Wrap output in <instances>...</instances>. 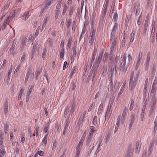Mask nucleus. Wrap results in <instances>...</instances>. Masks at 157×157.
<instances>
[{
	"label": "nucleus",
	"mask_w": 157,
	"mask_h": 157,
	"mask_svg": "<svg viewBox=\"0 0 157 157\" xmlns=\"http://www.w3.org/2000/svg\"><path fill=\"white\" fill-rule=\"evenodd\" d=\"M138 79V76H137L134 80L129 81V90L131 91H133L136 86V83Z\"/></svg>",
	"instance_id": "nucleus-1"
},
{
	"label": "nucleus",
	"mask_w": 157,
	"mask_h": 157,
	"mask_svg": "<svg viewBox=\"0 0 157 157\" xmlns=\"http://www.w3.org/2000/svg\"><path fill=\"white\" fill-rule=\"evenodd\" d=\"M155 143V140L152 139L151 141L147 151V156L150 157L151 155Z\"/></svg>",
	"instance_id": "nucleus-2"
},
{
	"label": "nucleus",
	"mask_w": 157,
	"mask_h": 157,
	"mask_svg": "<svg viewBox=\"0 0 157 157\" xmlns=\"http://www.w3.org/2000/svg\"><path fill=\"white\" fill-rule=\"evenodd\" d=\"M118 30V24L114 23V25L112 29L111 33V38H113L117 34V32Z\"/></svg>",
	"instance_id": "nucleus-3"
},
{
	"label": "nucleus",
	"mask_w": 157,
	"mask_h": 157,
	"mask_svg": "<svg viewBox=\"0 0 157 157\" xmlns=\"http://www.w3.org/2000/svg\"><path fill=\"white\" fill-rule=\"evenodd\" d=\"M18 15V14H17V13L15 12V10H13L11 12L9 16L5 21L9 23L10 22L12 21L16 15Z\"/></svg>",
	"instance_id": "nucleus-4"
},
{
	"label": "nucleus",
	"mask_w": 157,
	"mask_h": 157,
	"mask_svg": "<svg viewBox=\"0 0 157 157\" xmlns=\"http://www.w3.org/2000/svg\"><path fill=\"white\" fill-rule=\"evenodd\" d=\"M98 66L99 65H98L97 64H94L93 65V67L92 68V69H93V77L91 78V80L92 81L94 80L95 76L97 74L98 72Z\"/></svg>",
	"instance_id": "nucleus-5"
},
{
	"label": "nucleus",
	"mask_w": 157,
	"mask_h": 157,
	"mask_svg": "<svg viewBox=\"0 0 157 157\" xmlns=\"http://www.w3.org/2000/svg\"><path fill=\"white\" fill-rule=\"evenodd\" d=\"M98 66L99 65H98L97 64H94L93 65V67L92 68V69H93V77L91 78V80L92 81L94 80L95 76L97 74L98 72Z\"/></svg>",
	"instance_id": "nucleus-6"
},
{
	"label": "nucleus",
	"mask_w": 157,
	"mask_h": 157,
	"mask_svg": "<svg viewBox=\"0 0 157 157\" xmlns=\"http://www.w3.org/2000/svg\"><path fill=\"white\" fill-rule=\"evenodd\" d=\"M133 9L135 10H136V14H139L140 10V5L138 2H136L133 6Z\"/></svg>",
	"instance_id": "nucleus-7"
},
{
	"label": "nucleus",
	"mask_w": 157,
	"mask_h": 157,
	"mask_svg": "<svg viewBox=\"0 0 157 157\" xmlns=\"http://www.w3.org/2000/svg\"><path fill=\"white\" fill-rule=\"evenodd\" d=\"M95 31L93 30L92 32L90 33L89 36V42L90 43L91 45H93L95 41Z\"/></svg>",
	"instance_id": "nucleus-8"
},
{
	"label": "nucleus",
	"mask_w": 157,
	"mask_h": 157,
	"mask_svg": "<svg viewBox=\"0 0 157 157\" xmlns=\"http://www.w3.org/2000/svg\"><path fill=\"white\" fill-rule=\"evenodd\" d=\"M50 16L49 15H47L45 16L43 21L41 31L44 29L45 26L48 22Z\"/></svg>",
	"instance_id": "nucleus-9"
},
{
	"label": "nucleus",
	"mask_w": 157,
	"mask_h": 157,
	"mask_svg": "<svg viewBox=\"0 0 157 157\" xmlns=\"http://www.w3.org/2000/svg\"><path fill=\"white\" fill-rule=\"evenodd\" d=\"M141 141L139 140H138L136 141V147L135 148V150L136 151V153H139L140 151L141 145Z\"/></svg>",
	"instance_id": "nucleus-10"
},
{
	"label": "nucleus",
	"mask_w": 157,
	"mask_h": 157,
	"mask_svg": "<svg viewBox=\"0 0 157 157\" xmlns=\"http://www.w3.org/2000/svg\"><path fill=\"white\" fill-rule=\"evenodd\" d=\"M128 109H125L122 113V115L121 123L123 124L126 118V117L127 114Z\"/></svg>",
	"instance_id": "nucleus-11"
},
{
	"label": "nucleus",
	"mask_w": 157,
	"mask_h": 157,
	"mask_svg": "<svg viewBox=\"0 0 157 157\" xmlns=\"http://www.w3.org/2000/svg\"><path fill=\"white\" fill-rule=\"evenodd\" d=\"M103 53V51L101 52H100L98 57L96 58L94 63L95 64L99 65V64L101 60Z\"/></svg>",
	"instance_id": "nucleus-12"
},
{
	"label": "nucleus",
	"mask_w": 157,
	"mask_h": 157,
	"mask_svg": "<svg viewBox=\"0 0 157 157\" xmlns=\"http://www.w3.org/2000/svg\"><path fill=\"white\" fill-rule=\"evenodd\" d=\"M112 110L111 109H107L105 115V121H108L110 117Z\"/></svg>",
	"instance_id": "nucleus-13"
},
{
	"label": "nucleus",
	"mask_w": 157,
	"mask_h": 157,
	"mask_svg": "<svg viewBox=\"0 0 157 157\" xmlns=\"http://www.w3.org/2000/svg\"><path fill=\"white\" fill-rule=\"evenodd\" d=\"M30 15V14H29V12L28 11H26L21 14V19L23 20L27 19L29 17Z\"/></svg>",
	"instance_id": "nucleus-14"
},
{
	"label": "nucleus",
	"mask_w": 157,
	"mask_h": 157,
	"mask_svg": "<svg viewBox=\"0 0 157 157\" xmlns=\"http://www.w3.org/2000/svg\"><path fill=\"white\" fill-rule=\"evenodd\" d=\"M123 59H125V60L123 64V65H121V66H120V68H119V69L121 71H123L124 70L126 71L127 70V68L125 67V65H126V57L124 56L123 57V59H122L123 60Z\"/></svg>",
	"instance_id": "nucleus-15"
},
{
	"label": "nucleus",
	"mask_w": 157,
	"mask_h": 157,
	"mask_svg": "<svg viewBox=\"0 0 157 157\" xmlns=\"http://www.w3.org/2000/svg\"><path fill=\"white\" fill-rule=\"evenodd\" d=\"M11 1L10 0H8L6 3L5 4L4 6L2 8V10L3 11H7L8 8L10 6Z\"/></svg>",
	"instance_id": "nucleus-16"
},
{
	"label": "nucleus",
	"mask_w": 157,
	"mask_h": 157,
	"mask_svg": "<svg viewBox=\"0 0 157 157\" xmlns=\"http://www.w3.org/2000/svg\"><path fill=\"white\" fill-rule=\"evenodd\" d=\"M135 119L136 118L135 115L133 114L132 115L130 119V124H129V127L130 128L132 127L133 123H134L135 121Z\"/></svg>",
	"instance_id": "nucleus-17"
},
{
	"label": "nucleus",
	"mask_w": 157,
	"mask_h": 157,
	"mask_svg": "<svg viewBox=\"0 0 157 157\" xmlns=\"http://www.w3.org/2000/svg\"><path fill=\"white\" fill-rule=\"evenodd\" d=\"M108 6V3L107 0L106 1V3L105 5L104 6V8L103 9L102 11V15H105L107 12Z\"/></svg>",
	"instance_id": "nucleus-18"
},
{
	"label": "nucleus",
	"mask_w": 157,
	"mask_h": 157,
	"mask_svg": "<svg viewBox=\"0 0 157 157\" xmlns=\"http://www.w3.org/2000/svg\"><path fill=\"white\" fill-rule=\"evenodd\" d=\"M86 131L84 132V133L83 134L82 138H81V139L80 140L77 146L80 147V145H82V143H83V140L85 139L86 136Z\"/></svg>",
	"instance_id": "nucleus-19"
},
{
	"label": "nucleus",
	"mask_w": 157,
	"mask_h": 157,
	"mask_svg": "<svg viewBox=\"0 0 157 157\" xmlns=\"http://www.w3.org/2000/svg\"><path fill=\"white\" fill-rule=\"evenodd\" d=\"M105 15H102L100 20L99 23L101 26L103 25L105 22Z\"/></svg>",
	"instance_id": "nucleus-20"
},
{
	"label": "nucleus",
	"mask_w": 157,
	"mask_h": 157,
	"mask_svg": "<svg viewBox=\"0 0 157 157\" xmlns=\"http://www.w3.org/2000/svg\"><path fill=\"white\" fill-rule=\"evenodd\" d=\"M151 105L152 108H154L155 107L156 104V99L155 97H152L151 99Z\"/></svg>",
	"instance_id": "nucleus-21"
},
{
	"label": "nucleus",
	"mask_w": 157,
	"mask_h": 157,
	"mask_svg": "<svg viewBox=\"0 0 157 157\" xmlns=\"http://www.w3.org/2000/svg\"><path fill=\"white\" fill-rule=\"evenodd\" d=\"M44 3V8L45 9H47L48 8L49 6L51 5L52 3L49 0H46Z\"/></svg>",
	"instance_id": "nucleus-22"
},
{
	"label": "nucleus",
	"mask_w": 157,
	"mask_h": 157,
	"mask_svg": "<svg viewBox=\"0 0 157 157\" xmlns=\"http://www.w3.org/2000/svg\"><path fill=\"white\" fill-rule=\"evenodd\" d=\"M9 124L7 122H6L4 125V129L5 134H6L9 130Z\"/></svg>",
	"instance_id": "nucleus-23"
},
{
	"label": "nucleus",
	"mask_w": 157,
	"mask_h": 157,
	"mask_svg": "<svg viewBox=\"0 0 157 157\" xmlns=\"http://www.w3.org/2000/svg\"><path fill=\"white\" fill-rule=\"evenodd\" d=\"M135 32L134 31H132L130 35V42H132L134 39L135 35Z\"/></svg>",
	"instance_id": "nucleus-24"
},
{
	"label": "nucleus",
	"mask_w": 157,
	"mask_h": 157,
	"mask_svg": "<svg viewBox=\"0 0 157 157\" xmlns=\"http://www.w3.org/2000/svg\"><path fill=\"white\" fill-rule=\"evenodd\" d=\"M150 53H148L147 55V57L145 63V64L147 66H148L149 64V62L150 60Z\"/></svg>",
	"instance_id": "nucleus-25"
},
{
	"label": "nucleus",
	"mask_w": 157,
	"mask_h": 157,
	"mask_svg": "<svg viewBox=\"0 0 157 157\" xmlns=\"http://www.w3.org/2000/svg\"><path fill=\"white\" fill-rule=\"evenodd\" d=\"M93 138V135L89 134L87 137V139L86 144V145L89 146L90 144V143L92 139Z\"/></svg>",
	"instance_id": "nucleus-26"
},
{
	"label": "nucleus",
	"mask_w": 157,
	"mask_h": 157,
	"mask_svg": "<svg viewBox=\"0 0 157 157\" xmlns=\"http://www.w3.org/2000/svg\"><path fill=\"white\" fill-rule=\"evenodd\" d=\"M63 10L62 12V14L63 15L67 14V11L68 10V7L67 6L65 5L63 6Z\"/></svg>",
	"instance_id": "nucleus-27"
},
{
	"label": "nucleus",
	"mask_w": 157,
	"mask_h": 157,
	"mask_svg": "<svg viewBox=\"0 0 157 157\" xmlns=\"http://www.w3.org/2000/svg\"><path fill=\"white\" fill-rule=\"evenodd\" d=\"M29 75H31L32 77L34 76V73H32V70L30 68L28 69L26 76L29 77Z\"/></svg>",
	"instance_id": "nucleus-28"
},
{
	"label": "nucleus",
	"mask_w": 157,
	"mask_h": 157,
	"mask_svg": "<svg viewBox=\"0 0 157 157\" xmlns=\"http://www.w3.org/2000/svg\"><path fill=\"white\" fill-rule=\"evenodd\" d=\"M60 10H56L55 11V15L56 20L58 18L60 13Z\"/></svg>",
	"instance_id": "nucleus-29"
},
{
	"label": "nucleus",
	"mask_w": 157,
	"mask_h": 157,
	"mask_svg": "<svg viewBox=\"0 0 157 157\" xmlns=\"http://www.w3.org/2000/svg\"><path fill=\"white\" fill-rule=\"evenodd\" d=\"M72 21V20L71 19H66V26L68 28H69L71 26V23Z\"/></svg>",
	"instance_id": "nucleus-30"
},
{
	"label": "nucleus",
	"mask_w": 157,
	"mask_h": 157,
	"mask_svg": "<svg viewBox=\"0 0 157 157\" xmlns=\"http://www.w3.org/2000/svg\"><path fill=\"white\" fill-rule=\"evenodd\" d=\"M118 18L117 13V12H115L114 14V16L113 18V21H114V23H117V21Z\"/></svg>",
	"instance_id": "nucleus-31"
},
{
	"label": "nucleus",
	"mask_w": 157,
	"mask_h": 157,
	"mask_svg": "<svg viewBox=\"0 0 157 157\" xmlns=\"http://www.w3.org/2000/svg\"><path fill=\"white\" fill-rule=\"evenodd\" d=\"M141 60L137 59V61L136 63V67H135V71H137L138 70V68H139V67L140 66V65L141 63Z\"/></svg>",
	"instance_id": "nucleus-32"
},
{
	"label": "nucleus",
	"mask_w": 157,
	"mask_h": 157,
	"mask_svg": "<svg viewBox=\"0 0 157 157\" xmlns=\"http://www.w3.org/2000/svg\"><path fill=\"white\" fill-rule=\"evenodd\" d=\"M109 55V51L108 50H106L104 55V59L106 60Z\"/></svg>",
	"instance_id": "nucleus-33"
},
{
	"label": "nucleus",
	"mask_w": 157,
	"mask_h": 157,
	"mask_svg": "<svg viewBox=\"0 0 157 157\" xmlns=\"http://www.w3.org/2000/svg\"><path fill=\"white\" fill-rule=\"evenodd\" d=\"M26 52H24L23 53L22 56L20 60V62L22 63L24 62L25 60V58L26 56Z\"/></svg>",
	"instance_id": "nucleus-34"
},
{
	"label": "nucleus",
	"mask_w": 157,
	"mask_h": 157,
	"mask_svg": "<svg viewBox=\"0 0 157 157\" xmlns=\"http://www.w3.org/2000/svg\"><path fill=\"white\" fill-rule=\"evenodd\" d=\"M128 58V65L131 64V62L132 61V58L130 54H128L127 56Z\"/></svg>",
	"instance_id": "nucleus-35"
},
{
	"label": "nucleus",
	"mask_w": 157,
	"mask_h": 157,
	"mask_svg": "<svg viewBox=\"0 0 157 157\" xmlns=\"http://www.w3.org/2000/svg\"><path fill=\"white\" fill-rule=\"evenodd\" d=\"M80 149L79 147L77 146L76 148V156H79Z\"/></svg>",
	"instance_id": "nucleus-36"
},
{
	"label": "nucleus",
	"mask_w": 157,
	"mask_h": 157,
	"mask_svg": "<svg viewBox=\"0 0 157 157\" xmlns=\"http://www.w3.org/2000/svg\"><path fill=\"white\" fill-rule=\"evenodd\" d=\"M64 48H62L61 50L60 51V58H63L64 56Z\"/></svg>",
	"instance_id": "nucleus-37"
},
{
	"label": "nucleus",
	"mask_w": 157,
	"mask_h": 157,
	"mask_svg": "<svg viewBox=\"0 0 157 157\" xmlns=\"http://www.w3.org/2000/svg\"><path fill=\"white\" fill-rule=\"evenodd\" d=\"M132 154L130 151H128L124 157H132Z\"/></svg>",
	"instance_id": "nucleus-38"
},
{
	"label": "nucleus",
	"mask_w": 157,
	"mask_h": 157,
	"mask_svg": "<svg viewBox=\"0 0 157 157\" xmlns=\"http://www.w3.org/2000/svg\"><path fill=\"white\" fill-rule=\"evenodd\" d=\"M134 74H135L134 71H132L131 72V75H130L129 81L133 80H134V79H134Z\"/></svg>",
	"instance_id": "nucleus-39"
},
{
	"label": "nucleus",
	"mask_w": 157,
	"mask_h": 157,
	"mask_svg": "<svg viewBox=\"0 0 157 157\" xmlns=\"http://www.w3.org/2000/svg\"><path fill=\"white\" fill-rule=\"evenodd\" d=\"M16 43L17 40H13V44L11 47V48L10 49V50H12L13 51V49L15 47V44H16Z\"/></svg>",
	"instance_id": "nucleus-40"
},
{
	"label": "nucleus",
	"mask_w": 157,
	"mask_h": 157,
	"mask_svg": "<svg viewBox=\"0 0 157 157\" xmlns=\"http://www.w3.org/2000/svg\"><path fill=\"white\" fill-rule=\"evenodd\" d=\"M47 50L46 49H44L42 53V57L43 59H45L46 53L47 52Z\"/></svg>",
	"instance_id": "nucleus-41"
},
{
	"label": "nucleus",
	"mask_w": 157,
	"mask_h": 157,
	"mask_svg": "<svg viewBox=\"0 0 157 157\" xmlns=\"http://www.w3.org/2000/svg\"><path fill=\"white\" fill-rule=\"evenodd\" d=\"M145 109H143L141 113V121H142L144 120V116L145 114Z\"/></svg>",
	"instance_id": "nucleus-42"
},
{
	"label": "nucleus",
	"mask_w": 157,
	"mask_h": 157,
	"mask_svg": "<svg viewBox=\"0 0 157 157\" xmlns=\"http://www.w3.org/2000/svg\"><path fill=\"white\" fill-rule=\"evenodd\" d=\"M90 129L92 131L89 134L93 136V134L94 132L95 128L94 127L92 126L90 127Z\"/></svg>",
	"instance_id": "nucleus-43"
},
{
	"label": "nucleus",
	"mask_w": 157,
	"mask_h": 157,
	"mask_svg": "<svg viewBox=\"0 0 157 157\" xmlns=\"http://www.w3.org/2000/svg\"><path fill=\"white\" fill-rule=\"evenodd\" d=\"M4 135H0V144L2 145L3 144V142L4 140Z\"/></svg>",
	"instance_id": "nucleus-44"
},
{
	"label": "nucleus",
	"mask_w": 157,
	"mask_h": 157,
	"mask_svg": "<svg viewBox=\"0 0 157 157\" xmlns=\"http://www.w3.org/2000/svg\"><path fill=\"white\" fill-rule=\"evenodd\" d=\"M68 65L69 64L67 61L64 62L63 64V70H65L66 68L68 66Z\"/></svg>",
	"instance_id": "nucleus-45"
},
{
	"label": "nucleus",
	"mask_w": 157,
	"mask_h": 157,
	"mask_svg": "<svg viewBox=\"0 0 157 157\" xmlns=\"http://www.w3.org/2000/svg\"><path fill=\"white\" fill-rule=\"evenodd\" d=\"M6 60L5 59L3 62V63L0 69H2L3 68L5 67V66H6Z\"/></svg>",
	"instance_id": "nucleus-46"
},
{
	"label": "nucleus",
	"mask_w": 157,
	"mask_h": 157,
	"mask_svg": "<svg viewBox=\"0 0 157 157\" xmlns=\"http://www.w3.org/2000/svg\"><path fill=\"white\" fill-rule=\"evenodd\" d=\"M125 87V85H123L121 88L120 91L118 93V95H120L122 94Z\"/></svg>",
	"instance_id": "nucleus-47"
},
{
	"label": "nucleus",
	"mask_w": 157,
	"mask_h": 157,
	"mask_svg": "<svg viewBox=\"0 0 157 157\" xmlns=\"http://www.w3.org/2000/svg\"><path fill=\"white\" fill-rule=\"evenodd\" d=\"M70 123V120H69V119H68L67 120V123L66 124L65 126V130H67L68 129V126L69 125V123Z\"/></svg>",
	"instance_id": "nucleus-48"
},
{
	"label": "nucleus",
	"mask_w": 157,
	"mask_h": 157,
	"mask_svg": "<svg viewBox=\"0 0 157 157\" xmlns=\"http://www.w3.org/2000/svg\"><path fill=\"white\" fill-rule=\"evenodd\" d=\"M93 69H91V71L90 72V73L88 76V78L89 79H90L91 77H93Z\"/></svg>",
	"instance_id": "nucleus-49"
},
{
	"label": "nucleus",
	"mask_w": 157,
	"mask_h": 157,
	"mask_svg": "<svg viewBox=\"0 0 157 157\" xmlns=\"http://www.w3.org/2000/svg\"><path fill=\"white\" fill-rule=\"evenodd\" d=\"M24 92V90L22 88L19 92L18 96L21 97L23 94Z\"/></svg>",
	"instance_id": "nucleus-50"
},
{
	"label": "nucleus",
	"mask_w": 157,
	"mask_h": 157,
	"mask_svg": "<svg viewBox=\"0 0 157 157\" xmlns=\"http://www.w3.org/2000/svg\"><path fill=\"white\" fill-rule=\"evenodd\" d=\"M143 54L142 52H139L137 59L142 60V58Z\"/></svg>",
	"instance_id": "nucleus-51"
},
{
	"label": "nucleus",
	"mask_w": 157,
	"mask_h": 157,
	"mask_svg": "<svg viewBox=\"0 0 157 157\" xmlns=\"http://www.w3.org/2000/svg\"><path fill=\"white\" fill-rule=\"evenodd\" d=\"M97 116H94V117L93 121V123L94 125H96L97 124Z\"/></svg>",
	"instance_id": "nucleus-52"
},
{
	"label": "nucleus",
	"mask_w": 157,
	"mask_h": 157,
	"mask_svg": "<svg viewBox=\"0 0 157 157\" xmlns=\"http://www.w3.org/2000/svg\"><path fill=\"white\" fill-rule=\"evenodd\" d=\"M86 113V112H85V111L82 114V115L80 117V120H82V121L83 120V119Z\"/></svg>",
	"instance_id": "nucleus-53"
},
{
	"label": "nucleus",
	"mask_w": 157,
	"mask_h": 157,
	"mask_svg": "<svg viewBox=\"0 0 157 157\" xmlns=\"http://www.w3.org/2000/svg\"><path fill=\"white\" fill-rule=\"evenodd\" d=\"M114 9V7L113 6H111V10L110 11V13L109 14V16H112V14L113 13V11Z\"/></svg>",
	"instance_id": "nucleus-54"
},
{
	"label": "nucleus",
	"mask_w": 157,
	"mask_h": 157,
	"mask_svg": "<svg viewBox=\"0 0 157 157\" xmlns=\"http://www.w3.org/2000/svg\"><path fill=\"white\" fill-rule=\"evenodd\" d=\"M72 43V40L70 38L68 40L67 46L68 47L70 48L71 46V44Z\"/></svg>",
	"instance_id": "nucleus-55"
},
{
	"label": "nucleus",
	"mask_w": 157,
	"mask_h": 157,
	"mask_svg": "<svg viewBox=\"0 0 157 157\" xmlns=\"http://www.w3.org/2000/svg\"><path fill=\"white\" fill-rule=\"evenodd\" d=\"M72 49L73 52V56H75L76 54V52L75 47L74 46H73L72 48Z\"/></svg>",
	"instance_id": "nucleus-56"
},
{
	"label": "nucleus",
	"mask_w": 157,
	"mask_h": 157,
	"mask_svg": "<svg viewBox=\"0 0 157 157\" xmlns=\"http://www.w3.org/2000/svg\"><path fill=\"white\" fill-rule=\"evenodd\" d=\"M113 65L112 64L111 66H110L109 67V72H111L112 73V72L113 71L114 68H113Z\"/></svg>",
	"instance_id": "nucleus-57"
},
{
	"label": "nucleus",
	"mask_w": 157,
	"mask_h": 157,
	"mask_svg": "<svg viewBox=\"0 0 157 157\" xmlns=\"http://www.w3.org/2000/svg\"><path fill=\"white\" fill-rule=\"evenodd\" d=\"M73 11L74 10L73 8H70V9L69 10V13L68 14V15L69 16H70V17L71 16L73 12Z\"/></svg>",
	"instance_id": "nucleus-58"
},
{
	"label": "nucleus",
	"mask_w": 157,
	"mask_h": 157,
	"mask_svg": "<svg viewBox=\"0 0 157 157\" xmlns=\"http://www.w3.org/2000/svg\"><path fill=\"white\" fill-rule=\"evenodd\" d=\"M27 38L26 37H25V38H23L22 40V44L23 46H24L25 45Z\"/></svg>",
	"instance_id": "nucleus-59"
},
{
	"label": "nucleus",
	"mask_w": 157,
	"mask_h": 157,
	"mask_svg": "<svg viewBox=\"0 0 157 157\" xmlns=\"http://www.w3.org/2000/svg\"><path fill=\"white\" fill-rule=\"evenodd\" d=\"M39 155L42 156H43L44 154V152L42 151H39L37 153Z\"/></svg>",
	"instance_id": "nucleus-60"
},
{
	"label": "nucleus",
	"mask_w": 157,
	"mask_h": 157,
	"mask_svg": "<svg viewBox=\"0 0 157 157\" xmlns=\"http://www.w3.org/2000/svg\"><path fill=\"white\" fill-rule=\"evenodd\" d=\"M76 66L74 67L71 70V73H72V75H74V73H75L76 72Z\"/></svg>",
	"instance_id": "nucleus-61"
},
{
	"label": "nucleus",
	"mask_w": 157,
	"mask_h": 157,
	"mask_svg": "<svg viewBox=\"0 0 157 157\" xmlns=\"http://www.w3.org/2000/svg\"><path fill=\"white\" fill-rule=\"evenodd\" d=\"M57 145V142L56 140L55 141L53 144V145L52 146V150H53L55 149L56 148V147Z\"/></svg>",
	"instance_id": "nucleus-62"
},
{
	"label": "nucleus",
	"mask_w": 157,
	"mask_h": 157,
	"mask_svg": "<svg viewBox=\"0 0 157 157\" xmlns=\"http://www.w3.org/2000/svg\"><path fill=\"white\" fill-rule=\"evenodd\" d=\"M47 139L44 138L42 141V144H44V145H46L47 144Z\"/></svg>",
	"instance_id": "nucleus-63"
},
{
	"label": "nucleus",
	"mask_w": 157,
	"mask_h": 157,
	"mask_svg": "<svg viewBox=\"0 0 157 157\" xmlns=\"http://www.w3.org/2000/svg\"><path fill=\"white\" fill-rule=\"evenodd\" d=\"M102 139L101 138H99L97 143V144H98V145H100V144L102 142Z\"/></svg>",
	"instance_id": "nucleus-64"
}]
</instances>
